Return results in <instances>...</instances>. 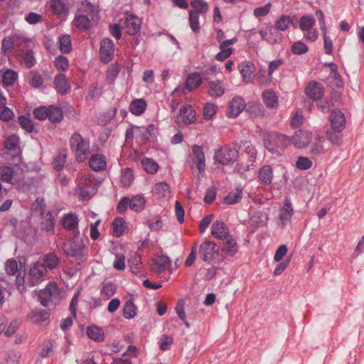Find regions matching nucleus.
<instances>
[{
	"mask_svg": "<svg viewBox=\"0 0 364 364\" xmlns=\"http://www.w3.org/2000/svg\"><path fill=\"white\" fill-rule=\"evenodd\" d=\"M69 143L77 161L84 162L90 154V140L75 132L71 135Z\"/></svg>",
	"mask_w": 364,
	"mask_h": 364,
	"instance_id": "1",
	"label": "nucleus"
},
{
	"mask_svg": "<svg viewBox=\"0 0 364 364\" xmlns=\"http://www.w3.org/2000/svg\"><path fill=\"white\" fill-rule=\"evenodd\" d=\"M265 148L272 154H280L281 151L291 144V139L283 134L269 132L264 139Z\"/></svg>",
	"mask_w": 364,
	"mask_h": 364,
	"instance_id": "2",
	"label": "nucleus"
},
{
	"mask_svg": "<svg viewBox=\"0 0 364 364\" xmlns=\"http://www.w3.org/2000/svg\"><path fill=\"white\" fill-rule=\"evenodd\" d=\"M38 298L41 304L44 306L56 304L60 298L59 288L55 283L50 282L39 292Z\"/></svg>",
	"mask_w": 364,
	"mask_h": 364,
	"instance_id": "3",
	"label": "nucleus"
},
{
	"mask_svg": "<svg viewBox=\"0 0 364 364\" xmlns=\"http://www.w3.org/2000/svg\"><path fill=\"white\" fill-rule=\"evenodd\" d=\"M79 236L75 235L68 242L63 243L62 249L68 257L80 258L83 255L85 245Z\"/></svg>",
	"mask_w": 364,
	"mask_h": 364,
	"instance_id": "4",
	"label": "nucleus"
},
{
	"mask_svg": "<svg viewBox=\"0 0 364 364\" xmlns=\"http://www.w3.org/2000/svg\"><path fill=\"white\" fill-rule=\"evenodd\" d=\"M238 157L237 150L235 148H223L215 151L214 158L220 164H232Z\"/></svg>",
	"mask_w": 364,
	"mask_h": 364,
	"instance_id": "5",
	"label": "nucleus"
},
{
	"mask_svg": "<svg viewBox=\"0 0 364 364\" xmlns=\"http://www.w3.org/2000/svg\"><path fill=\"white\" fill-rule=\"evenodd\" d=\"M218 252L216 244L210 240L203 242L199 248L200 257L205 262L212 261Z\"/></svg>",
	"mask_w": 364,
	"mask_h": 364,
	"instance_id": "6",
	"label": "nucleus"
},
{
	"mask_svg": "<svg viewBox=\"0 0 364 364\" xmlns=\"http://www.w3.org/2000/svg\"><path fill=\"white\" fill-rule=\"evenodd\" d=\"M114 47L113 41L109 38H105L102 41L100 48V58L104 63L110 62L114 56Z\"/></svg>",
	"mask_w": 364,
	"mask_h": 364,
	"instance_id": "7",
	"label": "nucleus"
},
{
	"mask_svg": "<svg viewBox=\"0 0 364 364\" xmlns=\"http://www.w3.org/2000/svg\"><path fill=\"white\" fill-rule=\"evenodd\" d=\"M47 274L46 267L41 262L33 263L28 271V276L31 279L32 285L38 284Z\"/></svg>",
	"mask_w": 364,
	"mask_h": 364,
	"instance_id": "8",
	"label": "nucleus"
},
{
	"mask_svg": "<svg viewBox=\"0 0 364 364\" xmlns=\"http://www.w3.org/2000/svg\"><path fill=\"white\" fill-rule=\"evenodd\" d=\"M246 104L242 97L236 96L228 104L227 115L229 117H237L245 108Z\"/></svg>",
	"mask_w": 364,
	"mask_h": 364,
	"instance_id": "9",
	"label": "nucleus"
},
{
	"mask_svg": "<svg viewBox=\"0 0 364 364\" xmlns=\"http://www.w3.org/2000/svg\"><path fill=\"white\" fill-rule=\"evenodd\" d=\"M312 139L311 132L302 129L298 130L291 139V143L298 149H302L307 146Z\"/></svg>",
	"mask_w": 364,
	"mask_h": 364,
	"instance_id": "10",
	"label": "nucleus"
},
{
	"mask_svg": "<svg viewBox=\"0 0 364 364\" xmlns=\"http://www.w3.org/2000/svg\"><path fill=\"white\" fill-rule=\"evenodd\" d=\"M79 220L76 214L70 213L65 214L62 218V225L64 229L72 231L75 235H80L78 230Z\"/></svg>",
	"mask_w": 364,
	"mask_h": 364,
	"instance_id": "11",
	"label": "nucleus"
},
{
	"mask_svg": "<svg viewBox=\"0 0 364 364\" xmlns=\"http://www.w3.org/2000/svg\"><path fill=\"white\" fill-rule=\"evenodd\" d=\"M237 41V38L223 41L220 44V51L216 54L215 58L219 61H223L226 60L232 53V48L230 46L233 45Z\"/></svg>",
	"mask_w": 364,
	"mask_h": 364,
	"instance_id": "12",
	"label": "nucleus"
},
{
	"mask_svg": "<svg viewBox=\"0 0 364 364\" xmlns=\"http://www.w3.org/2000/svg\"><path fill=\"white\" fill-rule=\"evenodd\" d=\"M329 121L331 122V127L333 129L343 130L346 127V117L344 114L338 110H333L331 113Z\"/></svg>",
	"mask_w": 364,
	"mask_h": 364,
	"instance_id": "13",
	"label": "nucleus"
},
{
	"mask_svg": "<svg viewBox=\"0 0 364 364\" xmlns=\"http://www.w3.org/2000/svg\"><path fill=\"white\" fill-rule=\"evenodd\" d=\"M41 229L54 234L55 218L50 211H41Z\"/></svg>",
	"mask_w": 364,
	"mask_h": 364,
	"instance_id": "14",
	"label": "nucleus"
},
{
	"mask_svg": "<svg viewBox=\"0 0 364 364\" xmlns=\"http://www.w3.org/2000/svg\"><path fill=\"white\" fill-rule=\"evenodd\" d=\"M211 234L215 238L223 240L229 235V230L223 222L216 220L211 226Z\"/></svg>",
	"mask_w": 364,
	"mask_h": 364,
	"instance_id": "15",
	"label": "nucleus"
},
{
	"mask_svg": "<svg viewBox=\"0 0 364 364\" xmlns=\"http://www.w3.org/2000/svg\"><path fill=\"white\" fill-rule=\"evenodd\" d=\"M170 262L171 261L167 256L159 255L153 260L151 270L154 273H161L166 270Z\"/></svg>",
	"mask_w": 364,
	"mask_h": 364,
	"instance_id": "16",
	"label": "nucleus"
},
{
	"mask_svg": "<svg viewBox=\"0 0 364 364\" xmlns=\"http://www.w3.org/2000/svg\"><path fill=\"white\" fill-rule=\"evenodd\" d=\"M305 93L309 98L318 100L323 95V88L319 83L311 82L307 85Z\"/></svg>",
	"mask_w": 364,
	"mask_h": 364,
	"instance_id": "17",
	"label": "nucleus"
},
{
	"mask_svg": "<svg viewBox=\"0 0 364 364\" xmlns=\"http://www.w3.org/2000/svg\"><path fill=\"white\" fill-rule=\"evenodd\" d=\"M55 87L60 95H65L70 89V84L68 78L64 74H58L54 78Z\"/></svg>",
	"mask_w": 364,
	"mask_h": 364,
	"instance_id": "18",
	"label": "nucleus"
},
{
	"mask_svg": "<svg viewBox=\"0 0 364 364\" xmlns=\"http://www.w3.org/2000/svg\"><path fill=\"white\" fill-rule=\"evenodd\" d=\"M193 154L196 158V164L197 165L198 171L203 173L205 169V155L201 146L193 145L192 147Z\"/></svg>",
	"mask_w": 364,
	"mask_h": 364,
	"instance_id": "19",
	"label": "nucleus"
},
{
	"mask_svg": "<svg viewBox=\"0 0 364 364\" xmlns=\"http://www.w3.org/2000/svg\"><path fill=\"white\" fill-rule=\"evenodd\" d=\"M223 240V251L229 256H234L238 251V246L235 238L232 235H229Z\"/></svg>",
	"mask_w": 364,
	"mask_h": 364,
	"instance_id": "20",
	"label": "nucleus"
},
{
	"mask_svg": "<svg viewBox=\"0 0 364 364\" xmlns=\"http://www.w3.org/2000/svg\"><path fill=\"white\" fill-rule=\"evenodd\" d=\"M258 178L262 185H269L273 178V171L271 166L265 165L260 168L258 171Z\"/></svg>",
	"mask_w": 364,
	"mask_h": 364,
	"instance_id": "21",
	"label": "nucleus"
},
{
	"mask_svg": "<svg viewBox=\"0 0 364 364\" xmlns=\"http://www.w3.org/2000/svg\"><path fill=\"white\" fill-rule=\"evenodd\" d=\"M179 117L184 124H191L196 120V112L191 105H185L180 109Z\"/></svg>",
	"mask_w": 364,
	"mask_h": 364,
	"instance_id": "22",
	"label": "nucleus"
},
{
	"mask_svg": "<svg viewBox=\"0 0 364 364\" xmlns=\"http://www.w3.org/2000/svg\"><path fill=\"white\" fill-rule=\"evenodd\" d=\"M49 6L55 15L65 16L68 12V6L64 0H50Z\"/></svg>",
	"mask_w": 364,
	"mask_h": 364,
	"instance_id": "23",
	"label": "nucleus"
},
{
	"mask_svg": "<svg viewBox=\"0 0 364 364\" xmlns=\"http://www.w3.org/2000/svg\"><path fill=\"white\" fill-rule=\"evenodd\" d=\"M343 130L330 128L326 132V138L333 145L340 146L343 143Z\"/></svg>",
	"mask_w": 364,
	"mask_h": 364,
	"instance_id": "24",
	"label": "nucleus"
},
{
	"mask_svg": "<svg viewBox=\"0 0 364 364\" xmlns=\"http://www.w3.org/2000/svg\"><path fill=\"white\" fill-rule=\"evenodd\" d=\"M290 24H292L294 28L296 27V22L294 20V17H291L287 15H282L275 22V27L282 31L288 29Z\"/></svg>",
	"mask_w": 364,
	"mask_h": 364,
	"instance_id": "25",
	"label": "nucleus"
},
{
	"mask_svg": "<svg viewBox=\"0 0 364 364\" xmlns=\"http://www.w3.org/2000/svg\"><path fill=\"white\" fill-rule=\"evenodd\" d=\"M125 24L127 33L134 35L139 31L141 21L137 17L129 16L126 18Z\"/></svg>",
	"mask_w": 364,
	"mask_h": 364,
	"instance_id": "26",
	"label": "nucleus"
},
{
	"mask_svg": "<svg viewBox=\"0 0 364 364\" xmlns=\"http://www.w3.org/2000/svg\"><path fill=\"white\" fill-rule=\"evenodd\" d=\"M90 168L95 171H100L106 168L105 157L100 154L92 155L89 161Z\"/></svg>",
	"mask_w": 364,
	"mask_h": 364,
	"instance_id": "27",
	"label": "nucleus"
},
{
	"mask_svg": "<svg viewBox=\"0 0 364 364\" xmlns=\"http://www.w3.org/2000/svg\"><path fill=\"white\" fill-rule=\"evenodd\" d=\"M238 69L242 77L243 81L248 83L251 81V75L254 71V68L250 62H243L238 65Z\"/></svg>",
	"mask_w": 364,
	"mask_h": 364,
	"instance_id": "28",
	"label": "nucleus"
},
{
	"mask_svg": "<svg viewBox=\"0 0 364 364\" xmlns=\"http://www.w3.org/2000/svg\"><path fill=\"white\" fill-rule=\"evenodd\" d=\"M152 192L159 198H165L170 194L171 188L167 183L159 182L153 186Z\"/></svg>",
	"mask_w": 364,
	"mask_h": 364,
	"instance_id": "29",
	"label": "nucleus"
},
{
	"mask_svg": "<svg viewBox=\"0 0 364 364\" xmlns=\"http://www.w3.org/2000/svg\"><path fill=\"white\" fill-rule=\"evenodd\" d=\"M324 141L323 137L318 134L315 139L314 143L311 145L309 149V154L312 156H318L324 152L323 143Z\"/></svg>",
	"mask_w": 364,
	"mask_h": 364,
	"instance_id": "30",
	"label": "nucleus"
},
{
	"mask_svg": "<svg viewBox=\"0 0 364 364\" xmlns=\"http://www.w3.org/2000/svg\"><path fill=\"white\" fill-rule=\"evenodd\" d=\"M146 103L143 99H136L133 100L129 105V111L135 114L140 115L146 109Z\"/></svg>",
	"mask_w": 364,
	"mask_h": 364,
	"instance_id": "31",
	"label": "nucleus"
},
{
	"mask_svg": "<svg viewBox=\"0 0 364 364\" xmlns=\"http://www.w3.org/2000/svg\"><path fill=\"white\" fill-rule=\"evenodd\" d=\"M128 264L133 274L138 275L141 273L143 264L141 261V257L138 255H132L128 259Z\"/></svg>",
	"mask_w": 364,
	"mask_h": 364,
	"instance_id": "32",
	"label": "nucleus"
},
{
	"mask_svg": "<svg viewBox=\"0 0 364 364\" xmlns=\"http://www.w3.org/2000/svg\"><path fill=\"white\" fill-rule=\"evenodd\" d=\"M42 263L46 267V269H53L58 266L59 258L55 253L50 252L43 257Z\"/></svg>",
	"mask_w": 364,
	"mask_h": 364,
	"instance_id": "33",
	"label": "nucleus"
},
{
	"mask_svg": "<svg viewBox=\"0 0 364 364\" xmlns=\"http://www.w3.org/2000/svg\"><path fill=\"white\" fill-rule=\"evenodd\" d=\"M315 23L316 20L314 17L311 15L302 16L299 21V28L304 32L313 28Z\"/></svg>",
	"mask_w": 364,
	"mask_h": 364,
	"instance_id": "34",
	"label": "nucleus"
},
{
	"mask_svg": "<svg viewBox=\"0 0 364 364\" xmlns=\"http://www.w3.org/2000/svg\"><path fill=\"white\" fill-rule=\"evenodd\" d=\"M293 208L291 207V204L288 199H285L284 206L281 210L279 218L284 224L286 222H288L291 220Z\"/></svg>",
	"mask_w": 364,
	"mask_h": 364,
	"instance_id": "35",
	"label": "nucleus"
},
{
	"mask_svg": "<svg viewBox=\"0 0 364 364\" xmlns=\"http://www.w3.org/2000/svg\"><path fill=\"white\" fill-rule=\"evenodd\" d=\"M121 67L118 63H114L110 65L106 73V81L110 84H112L117 78Z\"/></svg>",
	"mask_w": 364,
	"mask_h": 364,
	"instance_id": "36",
	"label": "nucleus"
},
{
	"mask_svg": "<svg viewBox=\"0 0 364 364\" xmlns=\"http://www.w3.org/2000/svg\"><path fill=\"white\" fill-rule=\"evenodd\" d=\"M202 82L201 77L197 73L189 75L186 81V88L191 91L198 87Z\"/></svg>",
	"mask_w": 364,
	"mask_h": 364,
	"instance_id": "37",
	"label": "nucleus"
},
{
	"mask_svg": "<svg viewBox=\"0 0 364 364\" xmlns=\"http://www.w3.org/2000/svg\"><path fill=\"white\" fill-rule=\"evenodd\" d=\"M87 178L82 176L78 180L77 187L76 188V192L82 200H88L91 198L92 194L90 191L82 187V185L86 184Z\"/></svg>",
	"mask_w": 364,
	"mask_h": 364,
	"instance_id": "38",
	"label": "nucleus"
},
{
	"mask_svg": "<svg viewBox=\"0 0 364 364\" xmlns=\"http://www.w3.org/2000/svg\"><path fill=\"white\" fill-rule=\"evenodd\" d=\"M210 95L213 97H219L225 92V88L221 82L218 80L210 81L209 82Z\"/></svg>",
	"mask_w": 364,
	"mask_h": 364,
	"instance_id": "39",
	"label": "nucleus"
},
{
	"mask_svg": "<svg viewBox=\"0 0 364 364\" xmlns=\"http://www.w3.org/2000/svg\"><path fill=\"white\" fill-rule=\"evenodd\" d=\"M262 98L267 107L270 108L275 107L277 102V97L274 92L271 90H265L262 93Z\"/></svg>",
	"mask_w": 364,
	"mask_h": 364,
	"instance_id": "40",
	"label": "nucleus"
},
{
	"mask_svg": "<svg viewBox=\"0 0 364 364\" xmlns=\"http://www.w3.org/2000/svg\"><path fill=\"white\" fill-rule=\"evenodd\" d=\"M63 117V111L60 107L55 106L48 107V119L52 122H60Z\"/></svg>",
	"mask_w": 364,
	"mask_h": 364,
	"instance_id": "41",
	"label": "nucleus"
},
{
	"mask_svg": "<svg viewBox=\"0 0 364 364\" xmlns=\"http://www.w3.org/2000/svg\"><path fill=\"white\" fill-rule=\"evenodd\" d=\"M242 196V190L237 188L235 192L229 193L224 198L225 204L233 205L239 203Z\"/></svg>",
	"mask_w": 364,
	"mask_h": 364,
	"instance_id": "42",
	"label": "nucleus"
},
{
	"mask_svg": "<svg viewBox=\"0 0 364 364\" xmlns=\"http://www.w3.org/2000/svg\"><path fill=\"white\" fill-rule=\"evenodd\" d=\"M87 334L88 337L95 341H102L104 339V333L102 330L95 326L87 328Z\"/></svg>",
	"mask_w": 364,
	"mask_h": 364,
	"instance_id": "43",
	"label": "nucleus"
},
{
	"mask_svg": "<svg viewBox=\"0 0 364 364\" xmlns=\"http://www.w3.org/2000/svg\"><path fill=\"white\" fill-rule=\"evenodd\" d=\"M14 169L8 166H0V180L6 183H11L14 178Z\"/></svg>",
	"mask_w": 364,
	"mask_h": 364,
	"instance_id": "44",
	"label": "nucleus"
},
{
	"mask_svg": "<svg viewBox=\"0 0 364 364\" xmlns=\"http://www.w3.org/2000/svg\"><path fill=\"white\" fill-rule=\"evenodd\" d=\"M60 50L63 53H68L71 51V39L69 35H63L58 39Z\"/></svg>",
	"mask_w": 364,
	"mask_h": 364,
	"instance_id": "45",
	"label": "nucleus"
},
{
	"mask_svg": "<svg viewBox=\"0 0 364 364\" xmlns=\"http://www.w3.org/2000/svg\"><path fill=\"white\" fill-rule=\"evenodd\" d=\"M145 205V199L144 197L136 196L131 200L129 199V208L136 211L140 212L143 210Z\"/></svg>",
	"mask_w": 364,
	"mask_h": 364,
	"instance_id": "46",
	"label": "nucleus"
},
{
	"mask_svg": "<svg viewBox=\"0 0 364 364\" xmlns=\"http://www.w3.org/2000/svg\"><path fill=\"white\" fill-rule=\"evenodd\" d=\"M73 22L79 29L87 30L90 27V21L87 15H76Z\"/></svg>",
	"mask_w": 364,
	"mask_h": 364,
	"instance_id": "47",
	"label": "nucleus"
},
{
	"mask_svg": "<svg viewBox=\"0 0 364 364\" xmlns=\"http://www.w3.org/2000/svg\"><path fill=\"white\" fill-rule=\"evenodd\" d=\"M67 158L66 151L62 150L59 151L58 154L54 158L53 161V168L56 171H60L64 167Z\"/></svg>",
	"mask_w": 364,
	"mask_h": 364,
	"instance_id": "48",
	"label": "nucleus"
},
{
	"mask_svg": "<svg viewBox=\"0 0 364 364\" xmlns=\"http://www.w3.org/2000/svg\"><path fill=\"white\" fill-rule=\"evenodd\" d=\"M18 74L13 70H6L2 75V82L5 85H12L17 80Z\"/></svg>",
	"mask_w": 364,
	"mask_h": 364,
	"instance_id": "49",
	"label": "nucleus"
},
{
	"mask_svg": "<svg viewBox=\"0 0 364 364\" xmlns=\"http://www.w3.org/2000/svg\"><path fill=\"white\" fill-rule=\"evenodd\" d=\"M141 165L146 172L151 174L155 173L159 168L158 164L149 158L143 159L141 160Z\"/></svg>",
	"mask_w": 364,
	"mask_h": 364,
	"instance_id": "50",
	"label": "nucleus"
},
{
	"mask_svg": "<svg viewBox=\"0 0 364 364\" xmlns=\"http://www.w3.org/2000/svg\"><path fill=\"white\" fill-rule=\"evenodd\" d=\"M36 63L34 53L31 49H26L23 55V63L26 68H33Z\"/></svg>",
	"mask_w": 364,
	"mask_h": 364,
	"instance_id": "51",
	"label": "nucleus"
},
{
	"mask_svg": "<svg viewBox=\"0 0 364 364\" xmlns=\"http://www.w3.org/2000/svg\"><path fill=\"white\" fill-rule=\"evenodd\" d=\"M136 307L131 301H127L123 308V315L124 318L130 319L136 316Z\"/></svg>",
	"mask_w": 364,
	"mask_h": 364,
	"instance_id": "52",
	"label": "nucleus"
},
{
	"mask_svg": "<svg viewBox=\"0 0 364 364\" xmlns=\"http://www.w3.org/2000/svg\"><path fill=\"white\" fill-rule=\"evenodd\" d=\"M113 234L120 237L124 232V220L122 218H116L112 223Z\"/></svg>",
	"mask_w": 364,
	"mask_h": 364,
	"instance_id": "53",
	"label": "nucleus"
},
{
	"mask_svg": "<svg viewBox=\"0 0 364 364\" xmlns=\"http://www.w3.org/2000/svg\"><path fill=\"white\" fill-rule=\"evenodd\" d=\"M49 315L46 310H37L32 313L31 318L34 322L41 323L48 319Z\"/></svg>",
	"mask_w": 364,
	"mask_h": 364,
	"instance_id": "54",
	"label": "nucleus"
},
{
	"mask_svg": "<svg viewBox=\"0 0 364 364\" xmlns=\"http://www.w3.org/2000/svg\"><path fill=\"white\" fill-rule=\"evenodd\" d=\"M197 11L191 10L189 11V21L191 29L195 32L198 33L200 31L199 26V16Z\"/></svg>",
	"mask_w": 364,
	"mask_h": 364,
	"instance_id": "55",
	"label": "nucleus"
},
{
	"mask_svg": "<svg viewBox=\"0 0 364 364\" xmlns=\"http://www.w3.org/2000/svg\"><path fill=\"white\" fill-rule=\"evenodd\" d=\"M191 6L194 9L193 11L199 13H205L208 9V5L202 0H191Z\"/></svg>",
	"mask_w": 364,
	"mask_h": 364,
	"instance_id": "56",
	"label": "nucleus"
},
{
	"mask_svg": "<svg viewBox=\"0 0 364 364\" xmlns=\"http://www.w3.org/2000/svg\"><path fill=\"white\" fill-rule=\"evenodd\" d=\"M313 165L310 159L305 156H299L296 162V166L299 170H307Z\"/></svg>",
	"mask_w": 364,
	"mask_h": 364,
	"instance_id": "57",
	"label": "nucleus"
},
{
	"mask_svg": "<svg viewBox=\"0 0 364 364\" xmlns=\"http://www.w3.org/2000/svg\"><path fill=\"white\" fill-rule=\"evenodd\" d=\"M282 39V34L278 32V29L275 27H270L269 28V38L268 42L272 44L279 43Z\"/></svg>",
	"mask_w": 364,
	"mask_h": 364,
	"instance_id": "58",
	"label": "nucleus"
},
{
	"mask_svg": "<svg viewBox=\"0 0 364 364\" xmlns=\"http://www.w3.org/2000/svg\"><path fill=\"white\" fill-rule=\"evenodd\" d=\"M18 123L21 127L28 132H31L33 129V124L32 121L25 116L22 115L18 117Z\"/></svg>",
	"mask_w": 364,
	"mask_h": 364,
	"instance_id": "59",
	"label": "nucleus"
},
{
	"mask_svg": "<svg viewBox=\"0 0 364 364\" xmlns=\"http://www.w3.org/2000/svg\"><path fill=\"white\" fill-rule=\"evenodd\" d=\"M53 342L52 341H46L43 343L42 348L40 352V355L43 357H48L53 352Z\"/></svg>",
	"mask_w": 364,
	"mask_h": 364,
	"instance_id": "60",
	"label": "nucleus"
},
{
	"mask_svg": "<svg viewBox=\"0 0 364 364\" xmlns=\"http://www.w3.org/2000/svg\"><path fill=\"white\" fill-rule=\"evenodd\" d=\"M43 77L42 76L36 73H31L28 83L31 86L37 88L41 86L43 84Z\"/></svg>",
	"mask_w": 364,
	"mask_h": 364,
	"instance_id": "61",
	"label": "nucleus"
},
{
	"mask_svg": "<svg viewBox=\"0 0 364 364\" xmlns=\"http://www.w3.org/2000/svg\"><path fill=\"white\" fill-rule=\"evenodd\" d=\"M55 65L58 70H65L69 66L68 60L63 55H59L55 59Z\"/></svg>",
	"mask_w": 364,
	"mask_h": 364,
	"instance_id": "62",
	"label": "nucleus"
},
{
	"mask_svg": "<svg viewBox=\"0 0 364 364\" xmlns=\"http://www.w3.org/2000/svg\"><path fill=\"white\" fill-rule=\"evenodd\" d=\"M291 49L294 54L301 55L308 50V47L303 42L297 41L291 46Z\"/></svg>",
	"mask_w": 364,
	"mask_h": 364,
	"instance_id": "63",
	"label": "nucleus"
},
{
	"mask_svg": "<svg viewBox=\"0 0 364 364\" xmlns=\"http://www.w3.org/2000/svg\"><path fill=\"white\" fill-rule=\"evenodd\" d=\"M217 107L213 104H206L203 108V116L205 119H211L216 113Z\"/></svg>",
	"mask_w": 364,
	"mask_h": 364,
	"instance_id": "64",
	"label": "nucleus"
}]
</instances>
